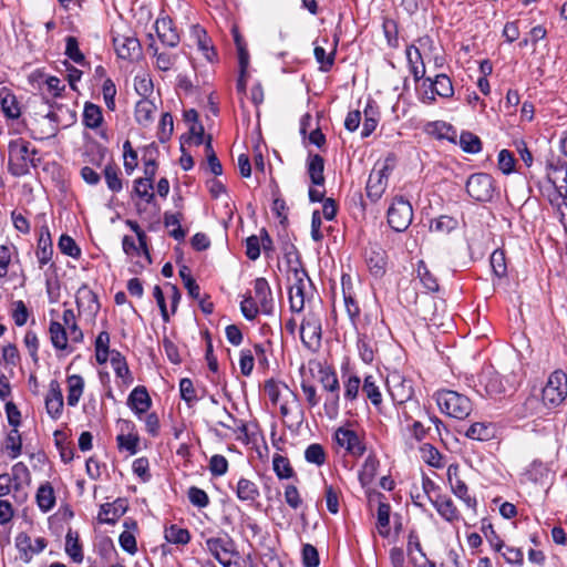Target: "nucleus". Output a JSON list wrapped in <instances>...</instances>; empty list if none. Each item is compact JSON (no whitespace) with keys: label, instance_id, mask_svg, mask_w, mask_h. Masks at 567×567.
I'll return each instance as SVG.
<instances>
[{"label":"nucleus","instance_id":"de8ad7c7","mask_svg":"<svg viewBox=\"0 0 567 567\" xmlns=\"http://www.w3.org/2000/svg\"><path fill=\"white\" fill-rule=\"evenodd\" d=\"M272 468L279 480H289L296 476L289 458L280 454L274 455Z\"/></svg>","mask_w":567,"mask_h":567},{"label":"nucleus","instance_id":"473e14b6","mask_svg":"<svg viewBox=\"0 0 567 567\" xmlns=\"http://www.w3.org/2000/svg\"><path fill=\"white\" fill-rule=\"evenodd\" d=\"M53 255V245L50 233L47 230L45 234L41 233L38 239V246L35 256L40 268H43L51 259Z\"/></svg>","mask_w":567,"mask_h":567},{"label":"nucleus","instance_id":"1a4fd4ad","mask_svg":"<svg viewBox=\"0 0 567 567\" xmlns=\"http://www.w3.org/2000/svg\"><path fill=\"white\" fill-rule=\"evenodd\" d=\"M322 338V324L320 317L309 311L300 324V339L307 349L319 347Z\"/></svg>","mask_w":567,"mask_h":567},{"label":"nucleus","instance_id":"2eb2a0df","mask_svg":"<svg viewBox=\"0 0 567 567\" xmlns=\"http://www.w3.org/2000/svg\"><path fill=\"white\" fill-rule=\"evenodd\" d=\"M254 292V298L260 307V312L266 316H272L275 312V300L266 278L259 277L255 279Z\"/></svg>","mask_w":567,"mask_h":567},{"label":"nucleus","instance_id":"4468645a","mask_svg":"<svg viewBox=\"0 0 567 567\" xmlns=\"http://www.w3.org/2000/svg\"><path fill=\"white\" fill-rule=\"evenodd\" d=\"M113 45L120 59L136 60L142 54V47L134 35H117L113 38Z\"/></svg>","mask_w":567,"mask_h":567},{"label":"nucleus","instance_id":"e2e57ef3","mask_svg":"<svg viewBox=\"0 0 567 567\" xmlns=\"http://www.w3.org/2000/svg\"><path fill=\"white\" fill-rule=\"evenodd\" d=\"M111 365L117 378L126 379L131 378L130 369L126 359L120 351L112 350L111 352Z\"/></svg>","mask_w":567,"mask_h":567},{"label":"nucleus","instance_id":"7ed1b4c3","mask_svg":"<svg viewBox=\"0 0 567 567\" xmlns=\"http://www.w3.org/2000/svg\"><path fill=\"white\" fill-rule=\"evenodd\" d=\"M440 411L450 417L465 420L473 411L471 400L453 390H440L435 393Z\"/></svg>","mask_w":567,"mask_h":567},{"label":"nucleus","instance_id":"c03bdc74","mask_svg":"<svg viewBox=\"0 0 567 567\" xmlns=\"http://www.w3.org/2000/svg\"><path fill=\"white\" fill-rule=\"evenodd\" d=\"M65 553L74 563H82L84 557L82 545L79 540V534L72 529H69L65 536Z\"/></svg>","mask_w":567,"mask_h":567},{"label":"nucleus","instance_id":"37998d69","mask_svg":"<svg viewBox=\"0 0 567 567\" xmlns=\"http://www.w3.org/2000/svg\"><path fill=\"white\" fill-rule=\"evenodd\" d=\"M319 382L322 385L323 390L328 393L340 391V383L338 380L337 372L331 367H320L319 371Z\"/></svg>","mask_w":567,"mask_h":567},{"label":"nucleus","instance_id":"13d9d810","mask_svg":"<svg viewBox=\"0 0 567 567\" xmlns=\"http://www.w3.org/2000/svg\"><path fill=\"white\" fill-rule=\"evenodd\" d=\"M450 485L456 497L462 499L467 507L475 509L477 505L476 498L468 495L467 485L460 477H456V481Z\"/></svg>","mask_w":567,"mask_h":567},{"label":"nucleus","instance_id":"0eeeda50","mask_svg":"<svg viewBox=\"0 0 567 567\" xmlns=\"http://www.w3.org/2000/svg\"><path fill=\"white\" fill-rule=\"evenodd\" d=\"M467 194L476 202H489L495 190L494 179L489 174H472L465 185Z\"/></svg>","mask_w":567,"mask_h":567},{"label":"nucleus","instance_id":"79ce46f5","mask_svg":"<svg viewBox=\"0 0 567 567\" xmlns=\"http://www.w3.org/2000/svg\"><path fill=\"white\" fill-rule=\"evenodd\" d=\"M50 340L54 349L66 350L68 349V331L66 328L58 322L51 321L49 326Z\"/></svg>","mask_w":567,"mask_h":567},{"label":"nucleus","instance_id":"c9c22d12","mask_svg":"<svg viewBox=\"0 0 567 567\" xmlns=\"http://www.w3.org/2000/svg\"><path fill=\"white\" fill-rule=\"evenodd\" d=\"M82 122L85 127L91 130L100 127L103 123V113L101 106L91 102H86L84 104Z\"/></svg>","mask_w":567,"mask_h":567},{"label":"nucleus","instance_id":"58836bf2","mask_svg":"<svg viewBox=\"0 0 567 567\" xmlns=\"http://www.w3.org/2000/svg\"><path fill=\"white\" fill-rule=\"evenodd\" d=\"M183 219L182 213H164V226L166 228H171L169 236L173 237L177 241H183L186 237V230H184L181 226V221Z\"/></svg>","mask_w":567,"mask_h":567},{"label":"nucleus","instance_id":"a19ab883","mask_svg":"<svg viewBox=\"0 0 567 567\" xmlns=\"http://www.w3.org/2000/svg\"><path fill=\"white\" fill-rule=\"evenodd\" d=\"M68 382V404L70 406L78 405L84 390V380L80 374L69 375Z\"/></svg>","mask_w":567,"mask_h":567},{"label":"nucleus","instance_id":"4d7b16f0","mask_svg":"<svg viewBox=\"0 0 567 567\" xmlns=\"http://www.w3.org/2000/svg\"><path fill=\"white\" fill-rule=\"evenodd\" d=\"M458 225L456 218L447 215H441L440 217L433 219L430 224L431 231L449 234L454 230Z\"/></svg>","mask_w":567,"mask_h":567},{"label":"nucleus","instance_id":"ea45409f","mask_svg":"<svg viewBox=\"0 0 567 567\" xmlns=\"http://www.w3.org/2000/svg\"><path fill=\"white\" fill-rule=\"evenodd\" d=\"M343 399L347 402H353L359 398L361 379L353 373H342Z\"/></svg>","mask_w":567,"mask_h":567},{"label":"nucleus","instance_id":"8fccbe9b","mask_svg":"<svg viewBox=\"0 0 567 567\" xmlns=\"http://www.w3.org/2000/svg\"><path fill=\"white\" fill-rule=\"evenodd\" d=\"M103 173L107 188L112 193H120L123 188V183L120 177L118 166L115 164H109L104 167Z\"/></svg>","mask_w":567,"mask_h":567},{"label":"nucleus","instance_id":"423d86ee","mask_svg":"<svg viewBox=\"0 0 567 567\" xmlns=\"http://www.w3.org/2000/svg\"><path fill=\"white\" fill-rule=\"evenodd\" d=\"M413 220V208L411 203L402 196L394 197L388 209V224L396 233L409 228Z\"/></svg>","mask_w":567,"mask_h":567},{"label":"nucleus","instance_id":"5fc2aeb1","mask_svg":"<svg viewBox=\"0 0 567 567\" xmlns=\"http://www.w3.org/2000/svg\"><path fill=\"white\" fill-rule=\"evenodd\" d=\"M489 264L493 270V274L498 278H504L507 276V264L506 256L503 249H495L491 257Z\"/></svg>","mask_w":567,"mask_h":567},{"label":"nucleus","instance_id":"bb28decb","mask_svg":"<svg viewBox=\"0 0 567 567\" xmlns=\"http://www.w3.org/2000/svg\"><path fill=\"white\" fill-rule=\"evenodd\" d=\"M324 159L319 154L309 153L307 158V172L313 185H324Z\"/></svg>","mask_w":567,"mask_h":567},{"label":"nucleus","instance_id":"09e8293b","mask_svg":"<svg viewBox=\"0 0 567 567\" xmlns=\"http://www.w3.org/2000/svg\"><path fill=\"white\" fill-rule=\"evenodd\" d=\"M465 435L471 440L488 441L494 436V431L489 423L476 422L470 425Z\"/></svg>","mask_w":567,"mask_h":567},{"label":"nucleus","instance_id":"4be33fe9","mask_svg":"<svg viewBox=\"0 0 567 567\" xmlns=\"http://www.w3.org/2000/svg\"><path fill=\"white\" fill-rule=\"evenodd\" d=\"M152 405L151 396L145 386L138 385L134 388L128 398L127 406L141 419Z\"/></svg>","mask_w":567,"mask_h":567},{"label":"nucleus","instance_id":"20e7f679","mask_svg":"<svg viewBox=\"0 0 567 567\" xmlns=\"http://www.w3.org/2000/svg\"><path fill=\"white\" fill-rule=\"evenodd\" d=\"M567 399V374L557 369L553 371L542 390V402L551 410L560 406Z\"/></svg>","mask_w":567,"mask_h":567},{"label":"nucleus","instance_id":"680f3d73","mask_svg":"<svg viewBox=\"0 0 567 567\" xmlns=\"http://www.w3.org/2000/svg\"><path fill=\"white\" fill-rule=\"evenodd\" d=\"M481 530L488 542L489 546L497 553H501L502 549L505 547L504 542L501 539V537L495 532L493 525L485 519L482 522Z\"/></svg>","mask_w":567,"mask_h":567},{"label":"nucleus","instance_id":"6e6552de","mask_svg":"<svg viewBox=\"0 0 567 567\" xmlns=\"http://www.w3.org/2000/svg\"><path fill=\"white\" fill-rule=\"evenodd\" d=\"M364 261L374 278H382L386 274L388 254L379 243L369 241L364 249Z\"/></svg>","mask_w":567,"mask_h":567},{"label":"nucleus","instance_id":"c756f323","mask_svg":"<svg viewBox=\"0 0 567 567\" xmlns=\"http://www.w3.org/2000/svg\"><path fill=\"white\" fill-rule=\"evenodd\" d=\"M0 104L8 118L16 120L20 117L21 110L17 96L6 87L0 90Z\"/></svg>","mask_w":567,"mask_h":567},{"label":"nucleus","instance_id":"b1692460","mask_svg":"<svg viewBox=\"0 0 567 567\" xmlns=\"http://www.w3.org/2000/svg\"><path fill=\"white\" fill-rule=\"evenodd\" d=\"M155 30L164 45L174 48L179 43V34L169 18L157 19Z\"/></svg>","mask_w":567,"mask_h":567},{"label":"nucleus","instance_id":"c85d7f7f","mask_svg":"<svg viewBox=\"0 0 567 567\" xmlns=\"http://www.w3.org/2000/svg\"><path fill=\"white\" fill-rule=\"evenodd\" d=\"M236 496L241 502H247L248 504H254L260 496L259 488L257 484L247 478H239L236 485Z\"/></svg>","mask_w":567,"mask_h":567},{"label":"nucleus","instance_id":"f03ea898","mask_svg":"<svg viewBox=\"0 0 567 567\" xmlns=\"http://www.w3.org/2000/svg\"><path fill=\"white\" fill-rule=\"evenodd\" d=\"M205 548L223 567H246L235 540L226 533L206 538Z\"/></svg>","mask_w":567,"mask_h":567},{"label":"nucleus","instance_id":"f3484780","mask_svg":"<svg viewBox=\"0 0 567 567\" xmlns=\"http://www.w3.org/2000/svg\"><path fill=\"white\" fill-rule=\"evenodd\" d=\"M425 82L429 83V87L431 89V95L427 96L430 104L435 102V95L443 99H451L454 95L452 80L444 73L436 74L434 79L427 76L425 78Z\"/></svg>","mask_w":567,"mask_h":567},{"label":"nucleus","instance_id":"39448f33","mask_svg":"<svg viewBox=\"0 0 567 567\" xmlns=\"http://www.w3.org/2000/svg\"><path fill=\"white\" fill-rule=\"evenodd\" d=\"M292 284L289 287L288 299L291 312H301L308 299L309 290L313 289L311 279L303 268H291Z\"/></svg>","mask_w":567,"mask_h":567},{"label":"nucleus","instance_id":"5701e85b","mask_svg":"<svg viewBox=\"0 0 567 567\" xmlns=\"http://www.w3.org/2000/svg\"><path fill=\"white\" fill-rule=\"evenodd\" d=\"M430 502L435 507L439 515L446 522L453 523L460 519V512L451 497L437 493L434 497H430Z\"/></svg>","mask_w":567,"mask_h":567},{"label":"nucleus","instance_id":"a18cd8bd","mask_svg":"<svg viewBox=\"0 0 567 567\" xmlns=\"http://www.w3.org/2000/svg\"><path fill=\"white\" fill-rule=\"evenodd\" d=\"M417 277L423 287L430 292H436L440 289L436 277L430 271L424 260H419L416 265Z\"/></svg>","mask_w":567,"mask_h":567},{"label":"nucleus","instance_id":"412c9836","mask_svg":"<svg viewBox=\"0 0 567 567\" xmlns=\"http://www.w3.org/2000/svg\"><path fill=\"white\" fill-rule=\"evenodd\" d=\"M478 385L491 396L502 394L505 391L501 375L492 368L482 370L478 375Z\"/></svg>","mask_w":567,"mask_h":567},{"label":"nucleus","instance_id":"338daca9","mask_svg":"<svg viewBox=\"0 0 567 567\" xmlns=\"http://www.w3.org/2000/svg\"><path fill=\"white\" fill-rule=\"evenodd\" d=\"M174 131V121L171 113L166 112L162 115L158 123L157 138L161 143H166L171 140Z\"/></svg>","mask_w":567,"mask_h":567},{"label":"nucleus","instance_id":"bf43d9fd","mask_svg":"<svg viewBox=\"0 0 567 567\" xmlns=\"http://www.w3.org/2000/svg\"><path fill=\"white\" fill-rule=\"evenodd\" d=\"M305 458L310 464L322 466L327 460L326 451L321 444L312 443L306 449Z\"/></svg>","mask_w":567,"mask_h":567},{"label":"nucleus","instance_id":"2f4dec72","mask_svg":"<svg viewBox=\"0 0 567 567\" xmlns=\"http://www.w3.org/2000/svg\"><path fill=\"white\" fill-rule=\"evenodd\" d=\"M427 133L434 135L437 140H446L451 143H456V130L449 123L443 121H435L427 124Z\"/></svg>","mask_w":567,"mask_h":567},{"label":"nucleus","instance_id":"a211bd4d","mask_svg":"<svg viewBox=\"0 0 567 567\" xmlns=\"http://www.w3.org/2000/svg\"><path fill=\"white\" fill-rule=\"evenodd\" d=\"M45 410L51 419L58 420L63 412V394L58 380H51L49 384V392L45 396Z\"/></svg>","mask_w":567,"mask_h":567},{"label":"nucleus","instance_id":"3c124183","mask_svg":"<svg viewBox=\"0 0 567 567\" xmlns=\"http://www.w3.org/2000/svg\"><path fill=\"white\" fill-rule=\"evenodd\" d=\"M110 351V333L107 331H101L95 340V358L100 364L105 363L109 360Z\"/></svg>","mask_w":567,"mask_h":567},{"label":"nucleus","instance_id":"f704fd0d","mask_svg":"<svg viewBox=\"0 0 567 567\" xmlns=\"http://www.w3.org/2000/svg\"><path fill=\"white\" fill-rule=\"evenodd\" d=\"M362 392L372 403V405L379 409L382 404V393L378 385L377 377L373 374H368L363 379L362 383Z\"/></svg>","mask_w":567,"mask_h":567},{"label":"nucleus","instance_id":"6ab92c4d","mask_svg":"<svg viewBox=\"0 0 567 567\" xmlns=\"http://www.w3.org/2000/svg\"><path fill=\"white\" fill-rule=\"evenodd\" d=\"M127 511V501L117 498L113 503H105L100 506L97 519L100 523L114 525Z\"/></svg>","mask_w":567,"mask_h":567},{"label":"nucleus","instance_id":"774afa93","mask_svg":"<svg viewBox=\"0 0 567 567\" xmlns=\"http://www.w3.org/2000/svg\"><path fill=\"white\" fill-rule=\"evenodd\" d=\"M548 474L547 466L538 460L530 463L529 467L525 472V476L533 483L542 482Z\"/></svg>","mask_w":567,"mask_h":567},{"label":"nucleus","instance_id":"9d476101","mask_svg":"<svg viewBox=\"0 0 567 567\" xmlns=\"http://www.w3.org/2000/svg\"><path fill=\"white\" fill-rule=\"evenodd\" d=\"M389 176L390 168L385 164L371 171L365 186V193L371 203H377L382 197L388 187Z\"/></svg>","mask_w":567,"mask_h":567},{"label":"nucleus","instance_id":"cd10ccee","mask_svg":"<svg viewBox=\"0 0 567 567\" xmlns=\"http://www.w3.org/2000/svg\"><path fill=\"white\" fill-rule=\"evenodd\" d=\"M341 284H342V293H343L346 310H347V313H348L351 322L354 324L357 319L360 316V307L351 292L350 277L343 275L342 279H341Z\"/></svg>","mask_w":567,"mask_h":567},{"label":"nucleus","instance_id":"4c0bfd02","mask_svg":"<svg viewBox=\"0 0 567 567\" xmlns=\"http://www.w3.org/2000/svg\"><path fill=\"white\" fill-rule=\"evenodd\" d=\"M37 504L43 513L50 512L55 505V494L52 485L47 482L41 484L35 495Z\"/></svg>","mask_w":567,"mask_h":567},{"label":"nucleus","instance_id":"72a5a7b5","mask_svg":"<svg viewBox=\"0 0 567 567\" xmlns=\"http://www.w3.org/2000/svg\"><path fill=\"white\" fill-rule=\"evenodd\" d=\"M379 465H380V462H379L378 457L375 456V454L370 453L367 456V458H365L364 463L362 464V467L359 472V481L363 487L369 486L373 482V480L377 475Z\"/></svg>","mask_w":567,"mask_h":567},{"label":"nucleus","instance_id":"a878e982","mask_svg":"<svg viewBox=\"0 0 567 567\" xmlns=\"http://www.w3.org/2000/svg\"><path fill=\"white\" fill-rule=\"evenodd\" d=\"M405 55L414 81L425 80V66L420 50L414 44H410L406 47Z\"/></svg>","mask_w":567,"mask_h":567},{"label":"nucleus","instance_id":"393cba45","mask_svg":"<svg viewBox=\"0 0 567 567\" xmlns=\"http://www.w3.org/2000/svg\"><path fill=\"white\" fill-rule=\"evenodd\" d=\"M192 37L195 39L198 50L204 54L207 61L214 62L217 58L215 48L212 44V40L208 37L206 30L200 25L196 24L192 27Z\"/></svg>","mask_w":567,"mask_h":567},{"label":"nucleus","instance_id":"49530a36","mask_svg":"<svg viewBox=\"0 0 567 567\" xmlns=\"http://www.w3.org/2000/svg\"><path fill=\"white\" fill-rule=\"evenodd\" d=\"M164 537L166 542L175 545H186L190 540V533L187 528L179 527L176 524L165 528Z\"/></svg>","mask_w":567,"mask_h":567},{"label":"nucleus","instance_id":"864d4df0","mask_svg":"<svg viewBox=\"0 0 567 567\" xmlns=\"http://www.w3.org/2000/svg\"><path fill=\"white\" fill-rule=\"evenodd\" d=\"M460 147L465 153L476 154L482 150V142L477 135L464 131L460 135Z\"/></svg>","mask_w":567,"mask_h":567},{"label":"nucleus","instance_id":"f257e3e1","mask_svg":"<svg viewBox=\"0 0 567 567\" xmlns=\"http://www.w3.org/2000/svg\"><path fill=\"white\" fill-rule=\"evenodd\" d=\"M31 144L22 137L10 141L8 145L9 172L16 177L30 174L31 168H37L40 158H35L37 148H30Z\"/></svg>","mask_w":567,"mask_h":567},{"label":"nucleus","instance_id":"dca6fc26","mask_svg":"<svg viewBox=\"0 0 567 567\" xmlns=\"http://www.w3.org/2000/svg\"><path fill=\"white\" fill-rule=\"evenodd\" d=\"M75 302L80 311L86 312L92 318H95L101 309L97 295L86 284L78 289Z\"/></svg>","mask_w":567,"mask_h":567},{"label":"nucleus","instance_id":"6e6d98bb","mask_svg":"<svg viewBox=\"0 0 567 567\" xmlns=\"http://www.w3.org/2000/svg\"><path fill=\"white\" fill-rule=\"evenodd\" d=\"M4 446L9 453L10 458L14 460L20 456L22 452V439L18 429H12L7 434Z\"/></svg>","mask_w":567,"mask_h":567},{"label":"nucleus","instance_id":"69168bd1","mask_svg":"<svg viewBox=\"0 0 567 567\" xmlns=\"http://www.w3.org/2000/svg\"><path fill=\"white\" fill-rule=\"evenodd\" d=\"M179 277L182 278L184 286L187 289L189 297L193 299H199L200 287L193 278L190 269L187 266H182L179 268Z\"/></svg>","mask_w":567,"mask_h":567},{"label":"nucleus","instance_id":"0e129e2a","mask_svg":"<svg viewBox=\"0 0 567 567\" xmlns=\"http://www.w3.org/2000/svg\"><path fill=\"white\" fill-rule=\"evenodd\" d=\"M382 28L388 45L392 49L399 48V29L396 21L390 18H384Z\"/></svg>","mask_w":567,"mask_h":567},{"label":"nucleus","instance_id":"e433bc0d","mask_svg":"<svg viewBox=\"0 0 567 567\" xmlns=\"http://www.w3.org/2000/svg\"><path fill=\"white\" fill-rule=\"evenodd\" d=\"M156 111V105L147 100L142 99L135 105V120L142 126L150 125L154 120V113Z\"/></svg>","mask_w":567,"mask_h":567},{"label":"nucleus","instance_id":"f8f14e48","mask_svg":"<svg viewBox=\"0 0 567 567\" xmlns=\"http://www.w3.org/2000/svg\"><path fill=\"white\" fill-rule=\"evenodd\" d=\"M334 437L337 443L344 447L352 456H362L367 450L364 442L353 430L339 427L334 433Z\"/></svg>","mask_w":567,"mask_h":567},{"label":"nucleus","instance_id":"603ef678","mask_svg":"<svg viewBox=\"0 0 567 567\" xmlns=\"http://www.w3.org/2000/svg\"><path fill=\"white\" fill-rule=\"evenodd\" d=\"M357 348L361 360L364 363H371L374 359L373 341L367 333H359Z\"/></svg>","mask_w":567,"mask_h":567},{"label":"nucleus","instance_id":"7c9ffc66","mask_svg":"<svg viewBox=\"0 0 567 567\" xmlns=\"http://www.w3.org/2000/svg\"><path fill=\"white\" fill-rule=\"evenodd\" d=\"M547 169L555 174H563V184L556 185V182L548 177L549 182H551L555 186V190L557 193V198H567V162L558 158L555 162H549L547 164Z\"/></svg>","mask_w":567,"mask_h":567},{"label":"nucleus","instance_id":"9b49d317","mask_svg":"<svg viewBox=\"0 0 567 567\" xmlns=\"http://www.w3.org/2000/svg\"><path fill=\"white\" fill-rule=\"evenodd\" d=\"M388 390L395 404L410 401L414 394L412 381L400 374H393L388 380Z\"/></svg>","mask_w":567,"mask_h":567},{"label":"nucleus","instance_id":"052dcab7","mask_svg":"<svg viewBox=\"0 0 567 567\" xmlns=\"http://www.w3.org/2000/svg\"><path fill=\"white\" fill-rule=\"evenodd\" d=\"M133 193L147 204L153 203L155 199L153 183L147 182V179L136 178L134 181Z\"/></svg>","mask_w":567,"mask_h":567},{"label":"nucleus","instance_id":"aec40b11","mask_svg":"<svg viewBox=\"0 0 567 567\" xmlns=\"http://www.w3.org/2000/svg\"><path fill=\"white\" fill-rule=\"evenodd\" d=\"M121 423L122 433L116 436L118 450H125L131 455H134L138 451L140 437L136 434L130 432L134 429V423L130 420H118Z\"/></svg>","mask_w":567,"mask_h":567},{"label":"nucleus","instance_id":"ddd939ff","mask_svg":"<svg viewBox=\"0 0 567 567\" xmlns=\"http://www.w3.org/2000/svg\"><path fill=\"white\" fill-rule=\"evenodd\" d=\"M47 545L48 542L43 537H38L33 545L31 537L27 533H19L16 537V547L24 563H30L34 555L45 549Z\"/></svg>","mask_w":567,"mask_h":567}]
</instances>
